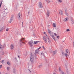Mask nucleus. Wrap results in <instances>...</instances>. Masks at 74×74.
Here are the masks:
<instances>
[{
	"mask_svg": "<svg viewBox=\"0 0 74 74\" xmlns=\"http://www.w3.org/2000/svg\"><path fill=\"white\" fill-rule=\"evenodd\" d=\"M47 38L48 39V41L49 43L51 42V40L49 38V37L47 36V35H45V36H44L43 37V39L44 41L45 42H47Z\"/></svg>",
	"mask_w": 74,
	"mask_h": 74,
	"instance_id": "f257e3e1",
	"label": "nucleus"
},
{
	"mask_svg": "<svg viewBox=\"0 0 74 74\" xmlns=\"http://www.w3.org/2000/svg\"><path fill=\"white\" fill-rule=\"evenodd\" d=\"M30 60L31 62H34V54H31L30 57Z\"/></svg>",
	"mask_w": 74,
	"mask_h": 74,
	"instance_id": "f03ea898",
	"label": "nucleus"
},
{
	"mask_svg": "<svg viewBox=\"0 0 74 74\" xmlns=\"http://www.w3.org/2000/svg\"><path fill=\"white\" fill-rule=\"evenodd\" d=\"M33 42V40H32L31 41H30L29 42V44L30 46L31 47H33V44L32 43Z\"/></svg>",
	"mask_w": 74,
	"mask_h": 74,
	"instance_id": "7ed1b4c3",
	"label": "nucleus"
},
{
	"mask_svg": "<svg viewBox=\"0 0 74 74\" xmlns=\"http://www.w3.org/2000/svg\"><path fill=\"white\" fill-rule=\"evenodd\" d=\"M21 18H22V14L21 13H19L18 14V19L20 20Z\"/></svg>",
	"mask_w": 74,
	"mask_h": 74,
	"instance_id": "20e7f679",
	"label": "nucleus"
},
{
	"mask_svg": "<svg viewBox=\"0 0 74 74\" xmlns=\"http://www.w3.org/2000/svg\"><path fill=\"white\" fill-rule=\"evenodd\" d=\"M38 7L39 8H42L43 7L42 4L41 2H39V3Z\"/></svg>",
	"mask_w": 74,
	"mask_h": 74,
	"instance_id": "39448f33",
	"label": "nucleus"
},
{
	"mask_svg": "<svg viewBox=\"0 0 74 74\" xmlns=\"http://www.w3.org/2000/svg\"><path fill=\"white\" fill-rule=\"evenodd\" d=\"M14 16H12L11 17V18H10V20L9 21V23H11L12 21V20H13V18Z\"/></svg>",
	"mask_w": 74,
	"mask_h": 74,
	"instance_id": "423d86ee",
	"label": "nucleus"
},
{
	"mask_svg": "<svg viewBox=\"0 0 74 74\" xmlns=\"http://www.w3.org/2000/svg\"><path fill=\"white\" fill-rule=\"evenodd\" d=\"M71 22L72 24H74V21L73 20V18H71Z\"/></svg>",
	"mask_w": 74,
	"mask_h": 74,
	"instance_id": "0eeeda50",
	"label": "nucleus"
},
{
	"mask_svg": "<svg viewBox=\"0 0 74 74\" xmlns=\"http://www.w3.org/2000/svg\"><path fill=\"white\" fill-rule=\"evenodd\" d=\"M25 40V38H22L20 40V42H22V43H23V44H25V43L23 42V41Z\"/></svg>",
	"mask_w": 74,
	"mask_h": 74,
	"instance_id": "6e6552de",
	"label": "nucleus"
},
{
	"mask_svg": "<svg viewBox=\"0 0 74 74\" xmlns=\"http://www.w3.org/2000/svg\"><path fill=\"white\" fill-rule=\"evenodd\" d=\"M14 45L13 44H12L10 45V49H14Z\"/></svg>",
	"mask_w": 74,
	"mask_h": 74,
	"instance_id": "1a4fd4ad",
	"label": "nucleus"
},
{
	"mask_svg": "<svg viewBox=\"0 0 74 74\" xmlns=\"http://www.w3.org/2000/svg\"><path fill=\"white\" fill-rule=\"evenodd\" d=\"M46 15L47 16V17H49V11H47L46 13Z\"/></svg>",
	"mask_w": 74,
	"mask_h": 74,
	"instance_id": "9d476101",
	"label": "nucleus"
},
{
	"mask_svg": "<svg viewBox=\"0 0 74 74\" xmlns=\"http://www.w3.org/2000/svg\"><path fill=\"white\" fill-rule=\"evenodd\" d=\"M59 14H60V15H63V12L62 10H60V11Z\"/></svg>",
	"mask_w": 74,
	"mask_h": 74,
	"instance_id": "9b49d317",
	"label": "nucleus"
},
{
	"mask_svg": "<svg viewBox=\"0 0 74 74\" xmlns=\"http://www.w3.org/2000/svg\"><path fill=\"white\" fill-rule=\"evenodd\" d=\"M69 21V18H66L64 19V21L65 22H67Z\"/></svg>",
	"mask_w": 74,
	"mask_h": 74,
	"instance_id": "f8f14e48",
	"label": "nucleus"
},
{
	"mask_svg": "<svg viewBox=\"0 0 74 74\" xmlns=\"http://www.w3.org/2000/svg\"><path fill=\"white\" fill-rule=\"evenodd\" d=\"M16 70H15V69H13V73H14V74H15L16 73Z\"/></svg>",
	"mask_w": 74,
	"mask_h": 74,
	"instance_id": "ddd939ff",
	"label": "nucleus"
},
{
	"mask_svg": "<svg viewBox=\"0 0 74 74\" xmlns=\"http://www.w3.org/2000/svg\"><path fill=\"white\" fill-rule=\"evenodd\" d=\"M48 32H49V33L50 34H51V33H52V32H51V30H50L49 29H48Z\"/></svg>",
	"mask_w": 74,
	"mask_h": 74,
	"instance_id": "4468645a",
	"label": "nucleus"
},
{
	"mask_svg": "<svg viewBox=\"0 0 74 74\" xmlns=\"http://www.w3.org/2000/svg\"><path fill=\"white\" fill-rule=\"evenodd\" d=\"M51 36L52 37V38H53L54 37V35H53V33H52L51 34H50Z\"/></svg>",
	"mask_w": 74,
	"mask_h": 74,
	"instance_id": "2eb2a0df",
	"label": "nucleus"
},
{
	"mask_svg": "<svg viewBox=\"0 0 74 74\" xmlns=\"http://www.w3.org/2000/svg\"><path fill=\"white\" fill-rule=\"evenodd\" d=\"M59 2V3H62V2H63V0H57Z\"/></svg>",
	"mask_w": 74,
	"mask_h": 74,
	"instance_id": "dca6fc26",
	"label": "nucleus"
},
{
	"mask_svg": "<svg viewBox=\"0 0 74 74\" xmlns=\"http://www.w3.org/2000/svg\"><path fill=\"white\" fill-rule=\"evenodd\" d=\"M38 42H39V41H34V44H37Z\"/></svg>",
	"mask_w": 74,
	"mask_h": 74,
	"instance_id": "f3484780",
	"label": "nucleus"
},
{
	"mask_svg": "<svg viewBox=\"0 0 74 74\" xmlns=\"http://www.w3.org/2000/svg\"><path fill=\"white\" fill-rule=\"evenodd\" d=\"M53 26L54 27H56V24L55 23H53Z\"/></svg>",
	"mask_w": 74,
	"mask_h": 74,
	"instance_id": "a211bd4d",
	"label": "nucleus"
},
{
	"mask_svg": "<svg viewBox=\"0 0 74 74\" xmlns=\"http://www.w3.org/2000/svg\"><path fill=\"white\" fill-rule=\"evenodd\" d=\"M1 52L2 55H4V54H5V53H4V51H2Z\"/></svg>",
	"mask_w": 74,
	"mask_h": 74,
	"instance_id": "6ab92c4d",
	"label": "nucleus"
},
{
	"mask_svg": "<svg viewBox=\"0 0 74 74\" xmlns=\"http://www.w3.org/2000/svg\"><path fill=\"white\" fill-rule=\"evenodd\" d=\"M43 54L44 56L45 55H44V52H41L40 54L41 55H42Z\"/></svg>",
	"mask_w": 74,
	"mask_h": 74,
	"instance_id": "aec40b11",
	"label": "nucleus"
},
{
	"mask_svg": "<svg viewBox=\"0 0 74 74\" xmlns=\"http://www.w3.org/2000/svg\"><path fill=\"white\" fill-rule=\"evenodd\" d=\"M64 55L65 56H66V57H67V56H68V54L67 53H64Z\"/></svg>",
	"mask_w": 74,
	"mask_h": 74,
	"instance_id": "412c9836",
	"label": "nucleus"
},
{
	"mask_svg": "<svg viewBox=\"0 0 74 74\" xmlns=\"http://www.w3.org/2000/svg\"><path fill=\"white\" fill-rule=\"evenodd\" d=\"M38 51H39V50H38L37 49L35 50V53H38Z\"/></svg>",
	"mask_w": 74,
	"mask_h": 74,
	"instance_id": "4be33fe9",
	"label": "nucleus"
},
{
	"mask_svg": "<svg viewBox=\"0 0 74 74\" xmlns=\"http://www.w3.org/2000/svg\"><path fill=\"white\" fill-rule=\"evenodd\" d=\"M53 53L54 55H55V54H56V53H57L56 51H54Z\"/></svg>",
	"mask_w": 74,
	"mask_h": 74,
	"instance_id": "5701e85b",
	"label": "nucleus"
},
{
	"mask_svg": "<svg viewBox=\"0 0 74 74\" xmlns=\"http://www.w3.org/2000/svg\"><path fill=\"white\" fill-rule=\"evenodd\" d=\"M59 71H61V73H62L63 72H62V71H61V69H60V68L59 69Z\"/></svg>",
	"mask_w": 74,
	"mask_h": 74,
	"instance_id": "b1692460",
	"label": "nucleus"
},
{
	"mask_svg": "<svg viewBox=\"0 0 74 74\" xmlns=\"http://www.w3.org/2000/svg\"><path fill=\"white\" fill-rule=\"evenodd\" d=\"M66 53H69V50L68 49H66Z\"/></svg>",
	"mask_w": 74,
	"mask_h": 74,
	"instance_id": "393cba45",
	"label": "nucleus"
},
{
	"mask_svg": "<svg viewBox=\"0 0 74 74\" xmlns=\"http://www.w3.org/2000/svg\"><path fill=\"white\" fill-rule=\"evenodd\" d=\"M7 63L8 64V65H10V62H7Z\"/></svg>",
	"mask_w": 74,
	"mask_h": 74,
	"instance_id": "a878e982",
	"label": "nucleus"
},
{
	"mask_svg": "<svg viewBox=\"0 0 74 74\" xmlns=\"http://www.w3.org/2000/svg\"><path fill=\"white\" fill-rule=\"evenodd\" d=\"M5 27H2V28H1V30H3V29H4Z\"/></svg>",
	"mask_w": 74,
	"mask_h": 74,
	"instance_id": "bb28decb",
	"label": "nucleus"
},
{
	"mask_svg": "<svg viewBox=\"0 0 74 74\" xmlns=\"http://www.w3.org/2000/svg\"><path fill=\"white\" fill-rule=\"evenodd\" d=\"M67 32H70V30L69 29H66Z\"/></svg>",
	"mask_w": 74,
	"mask_h": 74,
	"instance_id": "cd10ccee",
	"label": "nucleus"
},
{
	"mask_svg": "<svg viewBox=\"0 0 74 74\" xmlns=\"http://www.w3.org/2000/svg\"><path fill=\"white\" fill-rule=\"evenodd\" d=\"M4 60H3L1 62V63H2V64L4 63Z\"/></svg>",
	"mask_w": 74,
	"mask_h": 74,
	"instance_id": "c85d7f7f",
	"label": "nucleus"
},
{
	"mask_svg": "<svg viewBox=\"0 0 74 74\" xmlns=\"http://www.w3.org/2000/svg\"><path fill=\"white\" fill-rule=\"evenodd\" d=\"M2 2H3V1H2L1 3H0V8L1 7V4H2Z\"/></svg>",
	"mask_w": 74,
	"mask_h": 74,
	"instance_id": "c756f323",
	"label": "nucleus"
},
{
	"mask_svg": "<svg viewBox=\"0 0 74 74\" xmlns=\"http://www.w3.org/2000/svg\"><path fill=\"white\" fill-rule=\"evenodd\" d=\"M66 15H67V16H69V14H68V13H66Z\"/></svg>",
	"mask_w": 74,
	"mask_h": 74,
	"instance_id": "7c9ffc66",
	"label": "nucleus"
},
{
	"mask_svg": "<svg viewBox=\"0 0 74 74\" xmlns=\"http://www.w3.org/2000/svg\"><path fill=\"white\" fill-rule=\"evenodd\" d=\"M7 69L8 70H9L10 69V67H8Z\"/></svg>",
	"mask_w": 74,
	"mask_h": 74,
	"instance_id": "2f4dec72",
	"label": "nucleus"
},
{
	"mask_svg": "<svg viewBox=\"0 0 74 74\" xmlns=\"http://www.w3.org/2000/svg\"><path fill=\"white\" fill-rule=\"evenodd\" d=\"M50 2V1H47V3H48H48H49Z\"/></svg>",
	"mask_w": 74,
	"mask_h": 74,
	"instance_id": "473e14b6",
	"label": "nucleus"
},
{
	"mask_svg": "<svg viewBox=\"0 0 74 74\" xmlns=\"http://www.w3.org/2000/svg\"><path fill=\"white\" fill-rule=\"evenodd\" d=\"M6 31H8L9 30V28H7L6 29Z\"/></svg>",
	"mask_w": 74,
	"mask_h": 74,
	"instance_id": "72a5a7b5",
	"label": "nucleus"
},
{
	"mask_svg": "<svg viewBox=\"0 0 74 74\" xmlns=\"http://www.w3.org/2000/svg\"><path fill=\"white\" fill-rule=\"evenodd\" d=\"M40 48H41V47L38 48L37 49L38 50V51H39V49H40Z\"/></svg>",
	"mask_w": 74,
	"mask_h": 74,
	"instance_id": "f704fd0d",
	"label": "nucleus"
},
{
	"mask_svg": "<svg viewBox=\"0 0 74 74\" xmlns=\"http://www.w3.org/2000/svg\"><path fill=\"white\" fill-rule=\"evenodd\" d=\"M2 67H3V66L2 65H0V69H1Z\"/></svg>",
	"mask_w": 74,
	"mask_h": 74,
	"instance_id": "c9c22d12",
	"label": "nucleus"
},
{
	"mask_svg": "<svg viewBox=\"0 0 74 74\" xmlns=\"http://www.w3.org/2000/svg\"><path fill=\"white\" fill-rule=\"evenodd\" d=\"M53 38V39L54 40H55V41L56 40V39L55 38V37H54V38Z\"/></svg>",
	"mask_w": 74,
	"mask_h": 74,
	"instance_id": "e433bc0d",
	"label": "nucleus"
},
{
	"mask_svg": "<svg viewBox=\"0 0 74 74\" xmlns=\"http://www.w3.org/2000/svg\"><path fill=\"white\" fill-rule=\"evenodd\" d=\"M15 60H17V59H16V57L15 58Z\"/></svg>",
	"mask_w": 74,
	"mask_h": 74,
	"instance_id": "4c0bfd02",
	"label": "nucleus"
},
{
	"mask_svg": "<svg viewBox=\"0 0 74 74\" xmlns=\"http://www.w3.org/2000/svg\"><path fill=\"white\" fill-rule=\"evenodd\" d=\"M62 73V74H66V73L64 72H63Z\"/></svg>",
	"mask_w": 74,
	"mask_h": 74,
	"instance_id": "58836bf2",
	"label": "nucleus"
},
{
	"mask_svg": "<svg viewBox=\"0 0 74 74\" xmlns=\"http://www.w3.org/2000/svg\"><path fill=\"white\" fill-rule=\"evenodd\" d=\"M59 38V36H58L57 37V38Z\"/></svg>",
	"mask_w": 74,
	"mask_h": 74,
	"instance_id": "ea45409f",
	"label": "nucleus"
},
{
	"mask_svg": "<svg viewBox=\"0 0 74 74\" xmlns=\"http://www.w3.org/2000/svg\"><path fill=\"white\" fill-rule=\"evenodd\" d=\"M42 65L41 64L39 65V67H41V66H42Z\"/></svg>",
	"mask_w": 74,
	"mask_h": 74,
	"instance_id": "a19ab883",
	"label": "nucleus"
},
{
	"mask_svg": "<svg viewBox=\"0 0 74 74\" xmlns=\"http://www.w3.org/2000/svg\"><path fill=\"white\" fill-rule=\"evenodd\" d=\"M29 13H30V11H29V12H28V14L29 15Z\"/></svg>",
	"mask_w": 74,
	"mask_h": 74,
	"instance_id": "79ce46f5",
	"label": "nucleus"
},
{
	"mask_svg": "<svg viewBox=\"0 0 74 74\" xmlns=\"http://www.w3.org/2000/svg\"><path fill=\"white\" fill-rule=\"evenodd\" d=\"M65 67H67V65L66 64H65Z\"/></svg>",
	"mask_w": 74,
	"mask_h": 74,
	"instance_id": "37998d69",
	"label": "nucleus"
},
{
	"mask_svg": "<svg viewBox=\"0 0 74 74\" xmlns=\"http://www.w3.org/2000/svg\"><path fill=\"white\" fill-rule=\"evenodd\" d=\"M54 35H55V36H56V33H54Z\"/></svg>",
	"mask_w": 74,
	"mask_h": 74,
	"instance_id": "c03bdc74",
	"label": "nucleus"
},
{
	"mask_svg": "<svg viewBox=\"0 0 74 74\" xmlns=\"http://www.w3.org/2000/svg\"><path fill=\"white\" fill-rule=\"evenodd\" d=\"M23 22L22 23V26H23Z\"/></svg>",
	"mask_w": 74,
	"mask_h": 74,
	"instance_id": "a18cd8bd",
	"label": "nucleus"
},
{
	"mask_svg": "<svg viewBox=\"0 0 74 74\" xmlns=\"http://www.w3.org/2000/svg\"><path fill=\"white\" fill-rule=\"evenodd\" d=\"M18 58H19V56H18Z\"/></svg>",
	"mask_w": 74,
	"mask_h": 74,
	"instance_id": "49530a36",
	"label": "nucleus"
},
{
	"mask_svg": "<svg viewBox=\"0 0 74 74\" xmlns=\"http://www.w3.org/2000/svg\"><path fill=\"white\" fill-rule=\"evenodd\" d=\"M45 33H46L45 32H44V34H45Z\"/></svg>",
	"mask_w": 74,
	"mask_h": 74,
	"instance_id": "de8ad7c7",
	"label": "nucleus"
},
{
	"mask_svg": "<svg viewBox=\"0 0 74 74\" xmlns=\"http://www.w3.org/2000/svg\"><path fill=\"white\" fill-rule=\"evenodd\" d=\"M42 47H43V48H44V46H43Z\"/></svg>",
	"mask_w": 74,
	"mask_h": 74,
	"instance_id": "09e8293b",
	"label": "nucleus"
},
{
	"mask_svg": "<svg viewBox=\"0 0 74 74\" xmlns=\"http://www.w3.org/2000/svg\"><path fill=\"white\" fill-rule=\"evenodd\" d=\"M29 71L30 73H31V71H30V70H29Z\"/></svg>",
	"mask_w": 74,
	"mask_h": 74,
	"instance_id": "8fccbe9b",
	"label": "nucleus"
},
{
	"mask_svg": "<svg viewBox=\"0 0 74 74\" xmlns=\"http://www.w3.org/2000/svg\"><path fill=\"white\" fill-rule=\"evenodd\" d=\"M1 60V58L0 57V60Z\"/></svg>",
	"mask_w": 74,
	"mask_h": 74,
	"instance_id": "3c124183",
	"label": "nucleus"
},
{
	"mask_svg": "<svg viewBox=\"0 0 74 74\" xmlns=\"http://www.w3.org/2000/svg\"><path fill=\"white\" fill-rule=\"evenodd\" d=\"M63 52H62V54H63Z\"/></svg>",
	"mask_w": 74,
	"mask_h": 74,
	"instance_id": "603ef678",
	"label": "nucleus"
},
{
	"mask_svg": "<svg viewBox=\"0 0 74 74\" xmlns=\"http://www.w3.org/2000/svg\"><path fill=\"white\" fill-rule=\"evenodd\" d=\"M0 74H1V73L0 72Z\"/></svg>",
	"mask_w": 74,
	"mask_h": 74,
	"instance_id": "864d4df0",
	"label": "nucleus"
}]
</instances>
